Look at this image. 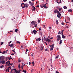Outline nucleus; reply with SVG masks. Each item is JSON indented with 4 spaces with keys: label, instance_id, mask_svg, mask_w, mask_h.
Returning a JSON list of instances; mask_svg holds the SVG:
<instances>
[{
    "label": "nucleus",
    "instance_id": "1",
    "mask_svg": "<svg viewBox=\"0 0 73 73\" xmlns=\"http://www.w3.org/2000/svg\"><path fill=\"white\" fill-rule=\"evenodd\" d=\"M57 40L58 41H59L61 39L60 35H58L57 36Z\"/></svg>",
    "mask_w": 73,
    "mask_h": 73
},
{
    "label": "nucleus",
    "instance_id": "2",
    "mask_svg": "<svg viewBox=\"0 0 73 73\" xmlns=\"http://www.w3.org/2000/svg\"><path fill=\"white\" fill-rule=\"evenodd\" d=\"M4 60V56H2L0 57V60L3 61Z\"/></svg>",
    "mask_w": 73,
    "mask_h": 73
},
{
    "label": "nucleus",
    "instance_id": "3",
    "mask_svg": "<svg viewBox=\"0 0 73 73\" xmlns=\"http://www.w3.org/2000/svg\"><path fill=\"white\" fill-rule=\"evenodd\" d=\"M13 70H15V72L16 73H20L21 72L20 71V70H18L17 71V70L16 69H13Z\"/></svg>",
    "mask_w": 73,
    "mask_h": 73
},
{
    "label": "nucleus",
    "instance_id": "4",
    "mask_svg": "<svg viewBox=\"0 0 73 73\" xmlns=\"http://www.w3.org/2000/svg\"><path fill=\"white\" fill-rule=\"evenodd\" d=\"M37 31H36L35 30H34L33 31H31V34H33V33H34V35H36V33H37Z\"/></svg>",
    "mask_w": 73,
    "mask_h": 73
},
{
    "label": "nucleus",
    "instance_id": "5",
    "mask_svg": "<svg viewBox=\"0 0 73 73\" xmlns=\"http://www.w3.org/2000/svg\"><path fill=\"white\" fill-rule=\"evenodd\" d=\"M6 63V62L5 61H0V64H1H1H5V63Z\"/></svg>",
    "mask_w": 73,
    "mask_h": 73
},
{
    "label": "nucleus",
    "instance_id": "6",
    "mask_svg": "<svg viewBox=\"0 0 73 73\" xmlns=\"http://www.w3.org/2000/svg\"><path fill=\"white\" fill-rule=\"evenodd\" d=\"M32 10L33 11H35L36 10V8L34 6H32Z\"/></svg>",
    "mask_w": 73,
    "mask_h": 73
},
{
    "label": "nucleus",
    "instance_id": "7",
    "mask_svg": "<svg viewBox=\"0 0 73 73\" xmlns=\"http://www.w3.org/2000/svg\"><path fill=\"white\" fill-rule=\"evenodd\" d=\"M21 6H22V7L23 8H24L25 7V4L24 3H22V4L21 5Z\"/></svg>",
    "mask_w": 73,
    "mask_h": 73
},
{
    "label": "nucleus",
    "instance_id": "8",
    "mask_svg": "<svg viewBox=\"0 0 73 73\" xmlns=\"http://www.w3.org/2000/svg\"><path fill=\"white\" fill-rule=\"evenodd\" d=\"M54 12L55 13H58V12H59V11L57 10V9H55L54 10Z\"/></svg>",
    "mask_w": 73,
    "mask_h": 73
},
{
    "label": "nucleus",
    "instance_id": "9",
    "mask_svg": "<svg viewBox=\"0 0 73 73\" xmlns=\"http://www.w3.org/2000/svg\"><path fill=\"white\" fill-rule=\"evenodd\" d=\"M9 46H10V47H12V48H14V47L13 46H14V45L13 44H11V45L10 44H9L8 45Z\"/></svg>",
    "mask_w": 73,
    "mask_h": 73
},
{
    "label": "nucleus",
    "instance_id": "10",
    "mask_svg": "<svg viewBox=\"0 0 73 73\" xmlns=\"http://www.w3.org/2000/svg\"><path fill=\"white\" fill-rule=\"evenodd\" d=\"M40 50H44V46L42 45H41V47H40Z\"/></svg>",
    "mask_w": 73,
    "mask_h": 73
},
{
    "label": "nucleus",
    "instance_id": "11",
    "mask_svg": "<svg viewBox=\"0 0 73 73\" xmlns=\"http://www.w3.org/2000/svg\"><path fill=\"white\" fill-rule=\"evenodd\" d=\"M41 40V39L39 38H37L36 39V41L38 42V41H40Z\"/></svg>",
    "mask_w": 73,
    "mask_h": 73
},
{
    "label": "nucleus",
    "instance_id": "12",
    "mask_svg": "<svg viewBox=\"0 0 73 73\" xmlns=\"http://www.w3.org/2000/svg\"><path fill=\"white\" fill-rule=\"evenodd\" d=\"M54 47L53 46H52L51 48H50V50L52 51V50L53 49V48H54Z\"/></svg>",
    "mask_w": 73,
    "mask_h": 73
},
{
    "label": "nucleus",
    "instance_id": "13",
    "mask_svg": "<svg viewBox=\"0 0 73 73\" xmlns=\"http://www.w3.org/2000/svg\"><path fill=\"white\" fill-rule=\"evenodd\" d=\"M45 5L44 4H42V5H40V6L41 8H43V7H44Z\"/></svg>",
    "mask_w": 73,
    "mask_h": 73
},
{
    "label": "nucleus",
    "instance_id": "14",
    "mask_svg": "<svg viewBox=\"0 0 73 73\" xmlns=\"http://www.w3.org/2000/svg\"><path fill=\"white\" fill-rule=\"evenodd\" d=\"M6 64H10V61L9 60L8 61L6 62Z\"/></svg>",
    "mask_w": 73,
    "mask_h": 73
},
{
    "label": "nucleus",
    "instance_id": "15",
    "mask_svg": "<svg viewBox=\"0 0 73 73\" xmlns=\"http://www.w3.org/2000/svg\"><path fill=\"white\" fill-rule=\"evenodd\" d=\"M62 37L63 38V39H64L65 38V36H64V35L63 34H62Z\"/></svg>",
    "mask_w": 73,
    "mask_h": 73
},
{
    "label": "nucleus",
    "instance_id": "16",
    "mask_svg": "<svg viewBox=\"0 0 73 73\" xmlns=\"http://www.w3.org/2000/svg\"><path fill=\"white\" fill-rule=\"evenodd\" d=\"M72 10L71 9H68V12H70L71 13H72Z\"/></svg>",
    "mask_w": 73,
    "mask_h": 73
},
{
    "label": "nucleus",
    "instance_id": "17",
    "mask_svg": "<svg viewBox=\"0 0 73 73\" xmlns=\"http://www.w3.org/2000/svg\"><path fill=\"white\" fill-rule=\"evenodd\" d=\"M34 23H35V21H33L32 22H31V24L33 25Z\"/></svg>",
    "mask_w": 73,
    "mask_h": 73
},
{
    "label": "nucleus",
    "instance_id": "18",
    "mask_svg": "<svg viewBox=\"0 0 73 73\" xmlns=\"http://www.w3.org/2000/svg\"><path fill=\"white\" fill-rule=\"evenodd\" d=\"M62 40H60V42H59V44H62Z\"/></svg>",
    "mask_w": 73,
    "mask_h": 73
},
{
    "label": "nucleus",
    "instance_id": "19",
    "mask_svg": "<svg viewBox=\"0 0 73 73\" xmlns=\"http://www.w3.org/2000/svg\"><path fill=\"white\" fill-rule=\"evenodd\" d=\"M61 0H60L59 2H58V1H56V3L58 4H60V3H61Z\"/></svg>",
    "mask_w": 73,
    "mask_h": 73
},
{
    "label": "nucleus",
    "instance_id": "20",
    "mask_svg": "<svg viewBox=\"0 0 73 73\" xmlns=\"http://www.w3.org/2000/svg\"><path fill=\"white\" fill-rule=\"evenodd\" d=\"M28 5L27 4H25V8H27L28 7Z\"/></svg>",
    "mask_w": 73,
    "mask_h": 73
},
{
    "label": "nucleus",
    "instance_id": "21",
    "mask_svg": "<svg viewBox=\"0 0 73 73\" xmlns=\"http://www.w3.org/2000/svg\"><path fill=\"white\" fill-rule=\"evenodd\" d=\"M58 35H62V34L60 32V31H59L58 32Z\"/></svg>",
    "mask_w": 73,
    "mask_h": 73
},
{
    "label": "nucleus",
    "instance_id": "22",
    "mask_svg": "<svg viewBox=\"0 0 73 73\" xmlns=\"http://www.w3.org/2000/svg\"><path fill=\"white\" fill-rule=\"evenodd\" d=\"M59 13V12L58 13V15L59 16H61V14Z\"/></svg>",
    "mask_w": 73,
    "mask_h": 73
},
{
    "label": "nucleus",
    "instance_id": "23",
    "mask_svg": "<svg viewBox=\"0 0 73 73\" xmlns=\"http://www.w3.org/2000/svg\"><path fill=\"white\" fill-rule=\"evenodd\" d=\"M56 23L57 25H58V20L57 19L56 20Z\"/></svg>",
    "mask_w": 73,
    "mask_h": 73
},
{
    "label": "nucleus",
    "instance_id": "24",
    "mask_svg": "<svg viewBox=\"0 0 73 73\" xmlns=\"http://www.w3.org/2000/svg\"><path fill=\"white\" fill-rule=\"evenodd\" d=\"M63 8L64 9H67V7L65 6H64Z\"/></svg>",
    "mask_w": 73,
    "mask_h": 73
},
{
    "label": "nucleus",
    "instance_id": "25",
    "mask_svg": "<svg viewBox=\"0 0 73 73\" xmlns=\"http://www.w3.org/2000/svg\"><path fill=\"white\" fill-rule=\"evenodd\" d=\"M23 72H25V73H26L27 72V71L24 70L23 69Z\"/></svg>",
    "mask_w": 73,
    "mask_h": 73
},
{
    "label": "nucleus",
    "instance_id": "26",
    "mask_svg": "<svg viewBox=\"0 0 73 73\" xmlns=\"http://www.w3.org/2000/svg\"><path fill=\"white\" fill-rule=\"evenodd\" d=\"M59 55L57 56L56 57H55V58L56 59L57 58H58L59 57Z\"/></svg>",
    "mask_w": 73,
    "mask_h": 73
},
{
    "label": "nucleus",
    "instance_id": "27",
    "mask_svg": "<svg viewBox=\"0 0 73 73\" xmlns=\"http://www.w3.org/2000/svg\"><path fill=\"white\" fill-rule=\"evenodd\" d=\"M32 64H33V66H35V62H32Z\"/></svg>",
    "mask_w": 73,
    "mask_h": 73
},
{
    "label": "nucleus",
    "instance_id": "28",
    "mask_svg": "<svg viewBox=\"0 0 73 73\" xmlns=\"http://www.w3.org/2000/svg\"><path fill=\"white\" fill-rule=\"evenodd\" d=\"M3 67V65H2V66H0V68H2Z\"/></svg>",
    "mask_w": 73,
    "mask_h": 73
},
{
    "label": "nucleus",
    "instance_id": "29",
    "mask_svg": "<svg viewBox=\"0 0 73 73\" xmlns=\"http://www.w3.org/2000/svg\"><path fill=\"white\" fill-rule=\"evenodd\" d=\"M17 44H19H19H20V42H19L18 41H17Z\"/></svg>",
    "mask_w": 73,
    "mask_h": 73
},
{
    "label": "nucleus",
    "instance_id": "30",
    "mask_svg": "<svg viewBox=\"0 0 73 73\" xmlns=\"http://www.w3.org/2000/svg\"><path fill=\"white\" fill-rule=\"evenodd\" d=\"M40 20H38V23H40Z\"/></svg>",
    "mask_w": 73,
    "mask_h": 73
},
{
    "label": "nucleus",
    "instance_id": "31",
    "mask_svg": "<svg viewBox=\"0 0 73 73\" xmlns=\"http://www.w3.org/2000/svg\"><path fill=\"white\" fill-rule=\"evenodd\" d=\"M18 61L19 62H21V60H20V59H19L18 60Z\"/></svg>",
    "mask_w": 73,
    "mask_h": 73
},
{
    "label": "nucleus",
    "instance_id": "32",
    "mask_svg": "<svg viewBox=\"0 0 73 73\" xmlns=\"http://www.w3.org/2000/svg\"><path fill=\"white\" fill-rule=\"evenodd\" d=\"M33 5H34V3H31V5L33 6Z\"/></svg>",
    "mask_w": 73,
    "mask_h": 73
},
{
    "label": "nucleus",
    "instance_id": "33",
    "mask_svg": "<svg viewBox=\"0 0 73 73\" xmlns=\"http://www.w3.org/2000/svg\"><path fill=\"white\" fill-rule=\"evenodd\" d=\"M62 8H61L60 9L59 8V11H61V10H62Z\"/></svg>",
    "mask_w": 73,
    "mask_h": 73
},
{
    "label": "nucleus",
    "instance_id": "34",
    "mask_svg": "<svg viewBox=\"0 0 73 73\" xmlns=\"http://www.w3.org/2000/svg\"><path fill=\"white\" fill-rule=\"evenodd\" d=\"M64 31V30H62V35L63 34V32Z\"/></svg>",
    "mask_w": 73,
    "mask_h": 73
},
{
    "label": "nucleus",
    "instance_id": "35",
    "mask_svg": "<svg viewBox=\"0 0 73 73\" xmlns=\"http://www.w3.org/2000/svg\"><path fill=\"white\" fill-rule=\"evenodd\" d=\"M49 40V39H45V40L46 41V42H47V41H48Z\"/></svg>",
    "mask_w": 73,
    "mask_h": 73
},
{
    "label": "nucleus",
    "instance_id": "36",
    "mask_svg": "<svg viewBox=\"0 0 73 73\" xmlns=\"http://www.w3.org/2000/svg\"><path fill=\"white\" fill-rule=\"evenodd\" d=\"M45 36H44V39H43V40H44V41H45Z\"/></svg>",
    "mask_w": 73,
    "mask_h": 73
},
{
    "label": "nucleus",
    "instance_id": "37",
    "mask_svg": "<svg viewBox=\"0 0 73 73\" xmlns=\"http://www.w3.org/2000/svg\"><path fill=\"white\" fill-rule=\"evenodd\" d=\"M17 31H18V29H16L15 30V32H17Z\"/></svg>",
    "mask_w": 73,
    "mask_h": 73
},
{
    "label": "nucleus",
    "instance_id": "38",
    "mask_svg": "<svg viewBox=\"0 0 73 73\" xmlns=\"http://www.w3.org/2000/svg\"><path fill=\"white\" fill-rule=\"evenodd\" d=\"M11 59H12V60H13V59L11 58H9V60H11Z\"/></svg>",
    "mask_w": 73,
    "mask_h": 73
},
{
    "label": "nucleus",
    "instance_id": "39",
    "mask_svg": "<svg viewBox=\"0 0 73 73\" xmlns=\"http://www.w3.org/2000/svg\"><path fill=\"white\" fill-rule=\"evenodd\" d=\"M27 0H23V1L24 2H26L27 1Z\"/></svg>",
    "mask_w": 73,
    "mask_h": 73
},
{
    "label": "nucleus",
    "instance_id": "40",
    "mask_svg": "<svg viewBox=\"0 0 73 73\" xmlns=\"http://www.w3.org/2000/svg\"><path fill=\"white\" fill-rule=\"evenodd\" d=\"M37 26V24H35V27H36Z\"/></svg>",
    "mask_w": 73,
    "mask_h": 73
},
{
    "label": "nucleus",
    "instance_id": "41",
    "mask_svg": "<svg viewBox=\"0 0 73 73\" xmlns=\"http://www.w3.org/2000/svg\"><path fill=\"white\" fill-rule=\"evenodd\" d=\"M5 53V51H3V53H2V54H4Z\"/></svg>",
    "mask_w": 73,
    "mask_h": 73
},
{
    "label": "nucleus",
    "instance_id": "42",
    "mask_svg": "<svg viewBox=\"0 0 73 73\" xmlns=\"http://www.w3.org/2000/svg\"><path fill=\"white\" fill-rule=\"evenodd\" d=\"M44 7L46 9H47V8L46 6H44Z\"/></svg>",
    "mask_w": 73,
    "mask_h": 73
},
{
    "label": "nucleus",
    "instance_id": "43",
    "mask_svg": "<svg viewBox=\"0 0 73 73\" xmlns=\"http://www.w3.org/2000/svg\"><path fill=\"white\" fill-rule=\"evenodd\" d=\"M13 64V63H10V65L11 66H12Z\"/></svg>",
    "mask_w": 73,
    "mask_h": 73
},
{
    "label": "nucleus",
    "instance_id": "44",
    "mask_svg": "<svg viewBox=\"0 0 73 73\" xmlns=\"http://www.w3.org/2000/svg\"><path fill=\"white\" fill-rule=\"evenodd\" d=\"M9 67H8V68H7V70H8V72H9Z\"/></svg>",
    "mask_w": 73,
    "mask_h": 73
},
{
    "label": "nucleus",
    "instance_id": "45",
    "mask_svg": "<svg viewBox=\"0 0 73 73\" xmlns=\"http://www.w3.org/2000/svg\"><path fill=\"white\" fill-rule=\"evenodd\" d=\"M48 42H50L51 41V40L50 39H49L48 40Z\"/></svg>",
    "mask_w": 73,
    "mask_h": 73
},
{
    "label": "nucleus",
    "instance_id": "46",
    "mask_svg": "<svg viewBox=\"0 0 73 73\" xmlns=\"http://www.w3.org/2000/svg\"><path fill=\"white\" fill-rule=\"evenodd\" d=\"M3 44V42H1V45H2Z\"/></svg>",
    "mask_w": 73,
    "mask_h": 73
},
{
    "label": "nucleus",
    "instance_id": "47",
    "mask_svg": "<svg viewBox=\"0 0 73 73\" xmlns=\"http://www.w3.org/2000/svg\"><path fill=\"white\" fill-rule=\"evenodd\" d=\"M19 68H21V67L20 66V64H19V66H18Z\"/></svg>",
    "mask_w": 73,
    "mask_h": 73
},
{
    "label": "nucleus",
    "instance_id": "48",
    "mask_svg": "<svg viewBox=\"0 0 73 73\" xmlns=\"http://www.w3.org/2000/svg\"><path fill=\"white\" fill-rule=\"evenodd\" d=\"M62 25H64V23H62Z\"/></svg>",
    "mask_w": 73,
    "mask_h": 73
},
{
    "label": "nucleus",
    "instance_id": "49",
    "mask_svg": "<svg viewBox=\"0 0 73 73\" xmlns=\"http://www.w3.org/2000/svg\"><path fill=\"white\" fill-rule=\"evenodd\" d=\"M68 28V27L67 26H66V27H64L65 29H66V28Z\"/></svg>",
    "mask_w": 73,
    "mask_h": 73
},
{
    "label": "nucleus",
    "instance_id": "50",
    "mask_svg": "<svg viewBox=\"0 0 73 73\" xmlns=\"http://www.w3.org/2000/svg\"><path fill=\"white\" fill-rule=\"evenodd\" d=\"M28 51H29V50H28V49H26V52H27Z\"/></svg>",
    "mask_w": 73,
    "mask_h": 73
},
{
    "label": "nucleus",
    "instance_id": "51",
    "mask_svg": "<svg viewBox=\"0 0 73 73\" xmlns=\"http://www.w3.org/2000/svg\"><path fill=\"white\" fill-rule=\"evenodd\" d=\"M12 42V41H10V42H9V43L8 44H11Z\"/></svg>",
    "mask_w": 73,
    "mask_h": 73
},
{
    "label": "nucleus",
    "instance_id": "52",
    "mask_svg": "<svg viewBox=\"0 0 73 73\" xmlns=\"http://www.w3.org/2000/svg\"><path fill=\"white\" fill-rule=\"evenodd\" d=\"M56 8H57L58 10V9H60V7H56Z\"/></svg>",
    "mask_w": 73,
    "mask_h": 73
},
{
    "label": "nucleus",
    "instance_id": "53",
    "mask_svg": "<svg viewBox=\"0 0 73 73\" xmlns=\"http://www.w3.org/2000/svg\"><path fill=\"white\" fill-rule=\"evenodd\" d=\"M31 62H29V65H31Z\"/></svg>",
    "mask_w": 73,
    "mask_h": 73
},
{
    "label": "nucleus",
    "instance_id": "54",
    "mask_svg": "<svg viewBox=\"0 0 73 73\" xmlns=\"http://www.w3.org/2000/svg\"><path fill=\"white\" fill-rule=\"evenodd\" d=\"M54 44H53L52 45V46H53V47H54Z\"/></svg>",
    "mask_w": 73,
    "mask_h": 73
},
{
    "label": "nucleus",
    "instance_id": "55",
    "mask_svg": "<svg viewBox=\"0 0 73 73\" xmlns=\"http://www.w3.org/2000/svg\"><path fill=\"white\" fill-rule=\"evenodd\" d=\"M13 70H13V69H11V72H12L13 71Z\"/></svg>",
    "mask_w": 73,
    "mask_h": 73
},
{
    "label": "nucleus",
    "instance_id": "56",
    "mask_svg": "<svg viewBox=\"0 0 73 73\" xmlns=\"http://www.w3.org/2000/svg\"><path fill=\"white\" fill-rule=\"evenodd\" d=\"M49 29L50 30L52 29V27H49Z\"/></svg>",
    "mask_w": 73,
    "mask_h": 73
},
{
    "label": "nucleus",
    "instance_id": "57",
    "mask_svg": "<svg viewBox=\"0 0 73 73\" xmlns=\"http://www.w3.org/2000/svg\"><path fill=\"white\" fill-rule=\"evenodd\" d=\"M60 16H59V15H57V17L58 18H60Z\"/></svg>",
    "mask_w": 73,
    "mask_h": 73
},
{
    "label": "nucleus",
    "instance_id": "58",
    "mask_svg": "<svg viewBox=\"0 0 73 73\" xmlns=\"http://www.w3.org/2000/svg\"><path fill=\"white\" fill-rule=\"evenodd\" d=\"M36 23L35 22H34V23L33 24V25H36Z\"/></svg>",
    "mask_w": 73,
    "mask_h": 73
},
{
    "label": "nucleus",
    "instance_id": "59",
    "mask_svg": "<svg viewBox=\"0 0 73 73\" xmlns=\"http://www.w3.org/2000/svg\"><path fill=\"white\" fill-rule=\"evenodd\" d=\"M45 51H48V50L47 49H45Z\"/></svg>",
    "mask_w": 73,
    "mask_h": 73
},
{
    "label": "nucleus",
    "instance_id": "60",
    "mask_svg": "<svg viewBox=\"0 0 73 73\" xmlns=\"http://www.w3.org/2000/svg\"><path fill=\"white\" fill-rule=\"evenodd\" d=\"M9 67V68H10V69H12V67L11 66H9V67Z\"/></svg>",
    "mask_w": 73,
    "mask_h": 73
},
{
    "label": "nucleus",
    "instance_id": "61",
    "mask_svg": "<svg viewBox=\"0 0 73 73\" xmlns=\"http://www.w3.org/2000/svg\"><path fill=\"white\" fill-rule=\"evenodd\" d=\"M7 51H8V50H6V51H5V53H7Z\"/></svg>",
    "mask_w": 73,
    "mask_h": 73
},
{
    "label": "nucleus",
    "instance_id": "62",
    "mask_svg": "<svg viewBox=\"0 0 73 73\" xmlns=\"http://www.w3.org/2000/svg\"><path fill=\"white\" fill-rule=\"evenodd\" d=\"M50 39H53V37H51V38H50Z\"/></svg>",
    "mask_w": 73,
    "mask_h": 73
},
{
    "label": "nucleus",
    "instance_id": "63",
    "mask_svg": "<svg viewBox=\"0 0 73 73\" xmlns=\"http://www.w3.org/2000/svg\"><path fill=\"white\" fill-rule=\"evenodd\" d=\"M42 26L44 27H45V25H43Z\"/></svg>",
    "mask_w": 73,
    "mask_h": 73
},
{
    "label": "nucleus",
    "instance_id": "64",
    "mask_svg": "<svg viewBox=\"0 0 73 73\" xmlns=\"http://www.w3.org/2000/svg\"><path fill=\"white\" fill-rule=\"evenodd\" d=\"M56 73H60L59 72H58V71H56Z\"/></svg>",
    "mask_w": 73,
    "mask_h": 73
}]
</instances>
